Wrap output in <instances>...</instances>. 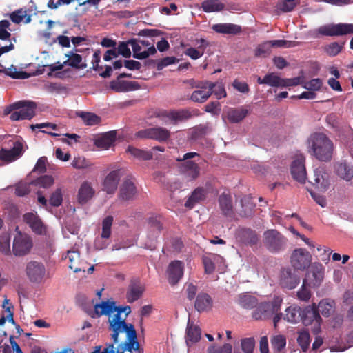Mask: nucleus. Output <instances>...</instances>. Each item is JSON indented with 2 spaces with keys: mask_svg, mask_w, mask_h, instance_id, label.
Segmentation results:
<instances>
[{
  "mask_svg": "<svg viewBox=\"0 0 353 353\" xmlns=\"http://www.w3.org/2000/svg\"><path fill=\"white\" fill-rule=\"evenodd\" d=\"M116 314L112 319H109V329L112 332L111 339L114 343H119V335L125 332L126 341L119 344V346H130L131 348L138 350L139 344L137 341V334L134 326L132 323L125 322L126 316L131 312L130 306H117Z\"/></svg>",
  "mask_w": 353,
  "mask_h": 353,
  "instance_id": "1",
  "label": "nucleus"
},
{
  "mask_svg": "<svg viewBox=\"0 0 353 353\" xmlns=\"http://www.w3.org/2000/svg\"><path fill=\"white\" fill-rule=\"evenodd\" d=\"M308 152L322 162L330 161L334 154V144L329 137L321 132L312 134L307 139Z\"/></svg>",
  "mask_w": 353,
  "mask_h": 353,
  "instance_id": "2",
  "label": "nucleus"
},
{
  "mask_svg": "<svg viewBox=\"0 0 353 353\" xmlns=\"http://www.w3.org/2000/svg\"><path fill=\"white\" fill-rule=\"evenodd\" d=\"M37 104L30 101H19L13 103L9 106V112L14 111L10 114V118L12 121L30 120L35 115Z\"/></svg>",
  "mask_w": 353,
  "mask_h": 353,
  "instance_id": "3",
  "label": "nucleus"
},
{
  "mask_svg": "<svg viewBox=\"0 0 353 353\" xmlns=\"http://www.w3.org/2000/svg\"><path fill=\"white\" fill-rule=\"evenodd\" d=\"M263 243L271 253H279L285 249L287 239L278 230L270 229L263 232Z\"/></svg>",
  "mask_w": 353,
  "mask_h": 353,
  "instance_id": "4",
  "label": "nucleus"
},
{
  "mask_svg": "<svg viewBox=\"0 0 353 353\" xmlns=\"http://www.w3.org/2000/svg\"><path fill=\"white\" fill-rule=\"evenodd\" d=\"M259 83H264L272 87H291L296 86L305 82L304 72L301 70L299 75L294 78L282 79L274 73L266 74L263 79L258 78Z\"/></svg>",
  "mask_w": 353,
  "mask_h": 353,
  "instance_id": "5",
  "label": "nucleus"
},
{
  "mask_svg": "<svg viewBox=\"0 0 353 353\" xmlns=\"http://www.w3.org/2000/svg\"><path fill=\"white\" fill-rule=\"evenodd\" d=\"M282 299L274 297L272 302H263L255 307L252 312V317L255 320H265L272 317L274 313L279 312Z\"/></svg>",
  "mask_w": 353,
  "mask_h": 353,
  "instance_id": "6",
  "label": "nucleus"
},
{
  "mask_svg": "<svg viewBox=\"0 0 353 353\" xmlns=\"http://www.w3.org/2000/svg\"><path fill=\"white\" fill-rule=\"evenodd\" d=\"M170 135V132L163 127L149 128L141 130L135 134L137 138L153 139L160 143L168 141Z\"/></svg>",
  "mask_w": 353,
  "mask_h": 353,
  "instance_id": "7",
  "label": "nucleus"
},
{
  "mask_svg": "<svg viewBox=\"0 0 353 353\" xmlns=\"http://www.w3.org/2000/svg\"><path fill=\"white\" fill-rule=\"evenodd\" d=\"M312 255L303 248H296L290 256V263L297 270H305L311 265Z\"/></svg>",
  "mask_w": 353,
  "mask_h": 353,
  "instance_id": "8",
  "label": "nucleus"
},
{
  "mask_svg": "<svg viewBox=\"0 0 353 353\" xmlns=\"http://www.w3.org/2000/svg\"><path fill=\"white\" fill-rule=\"evenodd\" d=\"M318 32L323 36H342L353 34L352 23L328 24L320 26Z\"/></svg>",
  "mask_w": 353,
  "mask_h": 353,
  "instance_id": "9",
  "label": "nucleus"
},
{
  "mask_svg": "<svg viewBox=\"0 0 353 353\" xmlns=\"http://www.w3.org/2000/svg\"><path fill=\"white\" fill-rule=\"evenodd\" d=\"M32 247L31 238L28 235L19 232L14 239L12 252L15 256H25L30 252Z\"/></svg>",
  "mask_w": 353,
  "mask_h": 353,
  "instance_id": "10",
  "label": "nucleus"
},
{
  "mask_svg": "<svg viewBox=\"0 0 353 353\" xmlns=\"http://www.w3.org/2000/svg\"><path fill=\"white\" fill-rule=\"evenodd\" d=\"M26 272L31 282L39 283L44 279L46 268L41 263L30 261L26 265Z\"/></svg>",
  "mask_w": 353,
  "mask_h": 353,
  "instance_id": "11",
  "label": "nucleus"
},
{
  "mask_svg": "<svg viewBox=\"0 0 353 353\" xmlns=\"http://www.w3.org/2000/svg\"><path fill=\"white\" fill-rule=\"evenodd\" d=\"M300 282L297 274L290 268H283L279 274V284L283 288L292 290Z\"/></svg>",
  "mask_w": 353,
  "mask_h": 353,
  "instance_id": "12",
  "label": "nucleus"
},
{
  "mask_svg": "<svg viewBox=\"0 0 353 353\" xmlns=\"http://www.w3.org/2000/svg\"><path fill=\"white\" fill-rule=\"evenodd\" d=\"M321 320L319 310L315 304L301 309V321L303 325L307 326L314 323L315 327H319Z\"/></svg>",
  "mask_w": 353,
  "mask_h": 353,
  "instance_id": "13",
  "label": "nucleus"
},
{
  "mask_svg": "<svg viewBox=\"0 0 353 353\" xmlns=\"http://www.w3.org/2000/svg\"><path fill=\"white\" fill-rule=\"evenodd\" d=\"M311 183L320 192H325L330 186V174L325 167H319L314 171Z\"/></svg>",
  "mask_w": 353,
  "mask_h": 353,
  "instance_id": "14",
  "label": "nucleus"
},
{
  "mask_svg": "<svg viewBox=\"0 0 353 353\" xmlns=\"http://www.w3.org/2000/svg\"><path fill=\"white\" fill-rule=\"evenodd\" d=\"M305 158L303 155L296 156L291 165V174L294 180L305 183L306 180Z\"/></svg>",
  "mask_w": 353,
  "mask_h": 353,
  "instance_id": "15",
  "label": "nucleus"
},
{
  "mask_svg": "<svg viewBox=\"0 0 353 353\" xmlns=\"http://www.w3.org/2000/svg\"><path fill=\"white\" fill-rule=\"evenodd\" d=\"M179 170L188 181H194L199 176L201 168L195 161H186L180 163Z\"/></svg>",
  "mask_w": 353,
  "mask_h": 353,
  "instance_id": "16",
  "label": "nucleus"
},
{
  "mask_svg": "<svg viewBox=\"0 0 353 353\" xmlns=\"http://www.w3.org/2000/svg\"><path fill=\"white\" fill-rule=\"evenodd\" d=\"M23 153V143L20 141L13 143L12 148L0 150V159L6 162H12L17 159Z\"/></svg>",
  "mask_w": 353,
  "mask_h": 353,
  "instance_id": "17",
  "label": "nucleus"
},
{
  "mask_svg": "<svg viewBox=\"0 0 353 353\" xmlns=\"http://www.w3.org/2000/svg\"><path fill=\"white\" fill-rule=\"evenodd\" d=\"M183 269L184 265L181 261H174L169 264L167 272L170 285H174L178 283L183 275Z\"/></svg>",
  "mask_w": 353,
  "mask_h": 353,
  "instance_id": "18",
  "label": "nucleus"
},
{
  "mask_svg": "<svg viewBox=\"0 0 353 353\" xmlns=\"http://www.w3.org/2000/svg\"><path fill=\"white\" fill-rule=\"evenodd\" d=\"M23 221L30 226L37 234H45L46 228L40 217L34 213L28 212L23 215Z\"/></svg>",
  "mask_w": 353,
  "mask_h": 353,
  "instance_id": "19",
  "label": "nucleus"
},
{
  "mask_svg": "<svg viewBox=\"0 0 353 353\" xmlns=\"http://www.w3.org/2000/svg\"><path fill=\"white\" fill-rule=\"evenodd\" d=\"M213 306V300L212 297L205 292L199 293L194 301L195 310L201 313L205 312H209L212 310Z\"/></svg>",
  "mask_w": 353,
  "mask_h": 353,
  "instance_id": "20",
  "label": "nucleus"
},
{
  "mask_svg": "<svg viewBox=\"0 0 353 353\" xmlns=\"http://www.w3.org/2000/svg\"><path fill=\"white\" fill-rule=\"evenodd\" d=\"M128 43H130V45L132 47L133 57L137 59H145L150 55L155 54L157 52L154 46L149 47L147 50L140 52L141 50V46L137 39H130L128 40Z\"/></svg>",
  "mask_w": 353,
  "mask_h": 353,
  "instance_id": "21",
  "label": "nucleus"
},
{
  "mask_svg": "<svg viewBox=\"0 0 353 353\" xmlns=\"http://www.w3.org/2000/svg\"><path fill=\"white\" fill-rule=\"evenodd\" d=\"M137 193V188L131 179L123 181L120 188V197L122 200H132Z\"/></svg>",
  "mask_w": 353,
  "mask_h": 353,
  "instance_id": "22",
  "label": "nucleus"
},
{
  "mask_svg": "<svg viewBox=\"0 0 353 353\" xmlns=\"http://www.w3.org/2000/svg\"><path fill=\"white\" fill-rule=\"evenodd\" d=\"M120 170H113L110 172L105 178L103 181V190L108 193V194H112L114 193L118 185V183L120 180Z\"/></svg>",
  "mask_w": 353,
  "mask_h": 353,
  "instance_id": "23",
  "label": "nucleus"
},
{
  "mask_svg": "<svg viewBox=\"0 0 353 353\" xmlns=\"http://www.w3.org/2000/svg\"><path fill=\"white\" fill-rule=\"evenodd\" d=\"M145 289L139 280H132L129 285L126 294L128 303H133L138 300L143 294Z\"/></svg>",
  "mask_w": 353,
  "mask_h": 353,
  "instance_id": "24",
  "label": "nucleus"
},
{
  "mask_svg": "<svg viewBox=\"0 0 353 353\" xmlns=\"http://www.w3.org/2000/svg\"><path fill=\"white\" fill-rule=\"evenodd\" d=\"M117 132L114 130L102 134L94 141V145L103 150L109 149L116 141Z\"/></svg>",
  "mask_w": 353,
  "mask_h": 353,
  "instance_id": "25",
  "label": "nucleus"
},
{
  "mask_svg": "<svg viewBox=\"0 0 353 353\" xmlns=\"http://www.w3.org/2000/svg\"><path fill=\"white\" fill-rule=\"evenodd\" d=\"M249 114V110L243 107L230 108L226 112V117L230 123H238Z\"/></svg>",
  "mask_w": 353,
  "mask_h": 353,
  "instance_id": "26",
  "label": "nucleus"
},
{
  "mask_svg": "<svg viewBox=\"0 0 353 353\" xmlns=\"http://www.w3.org/2000/svg\"><path fill=\"white\" fill-rule=\"evenodd\" d=\"M116 309V303L113 299L102 301L94 305V312L98 316L105 315L110 318V315L115 312Z\"/></svg>",
  "mask_w": 353,
  "mask_h": 353,
  "instance_id": "27",
  "label": "nucleus"
},
{
  "mask_svg": "<svg viewBox=\"0 0 353 353\" xmlns=\"http://www.w3.org/2000/svg\"><path fill=\"white\" fill-rule=\"evenodd\" d=\"M131 74L125 72L120 74L116 80L111 82L110 88H141V85L136 81L122 80L123 77H131Z\"/></svg>",
  "mask_w": 353,
  "mask_h": 353,
  "instance_id": "28",
  "label": "nucleus"
},
{
  "mask_svg": "<svg viewBox=\"0 0 353 353\" xmlns=\"http://www.w3.org/2000/svg\"><path fill=\"white\" fill-rule=\"evenodd\" d=\"M219 204L222 214L232 218L234 215L232 197L230 194L223 193L219 197Z\"/></svg>",
  "mask_w": 353,
  "mask_h": 353,
  "instance_id": "29",
  "label": "nucleus"
},
{
  "mask_svg": "<svg viewBox=\"0 0 353 353\" xmlns=\"http://www.w3.org/2000/svg\"><path fill=\"white\" fill-rule=\"evenodd\" d=\"M238 238L245 244L254 245L259 241L256 231L250 228H241L238 232Z\"/></svg>",
  "mask_w": 353,
  "mask_h": 353,
  "instance_id": "30",
  "label": "nucleus"
},
{
  "mask_svg": "<svg viewBox=\"0 0 353 353\" xmlns=\"http://www.w3.org/2000/svg\"><path fill=\"white\" fill-rule=\"evenodd\" d=\"M94 190L91 184L88 181L83 182L78 191V202L84 205L88 202L94 196Z\"/></svg>",
  "mask_w": 353,
  "mask_h": 353,
  "instance_id": "31",
  "label": "nucleus"
},
{
  "mask_svg": "<svg viewBox=\"0 0 353 353\" xmlns=\"http://www.w3.org/2000/svg\"><path fill=\"white\" fill-rule=\"evenodd\" d=\"M201 329L198 325L188 322L185 335L187 345L190 346L199 341L201 339Z\"/></svg>",
  "mask_w": 353,
  "mask_h": 353,
  "instance_id": "32",
  "label": "nucleus"
},
{
  "mask_svg": "<svg viewBox=\"0 0 353 353\" xmlns=\"http://www.w3.org/2000/svg\"><path fill=\"white\" fill-rule=\"evenodd\" d=\"M215 32L224 34H238L241 32V27L234 23H217L212 26Z\"/></svg>",
  "mask_w": 353,
  "mask_h": 353,
  "instance_id": "33",
  "label": "nucleus"
},
{
  "mask_svg": "<svg viewBox=\"0 0 353 353\" xmlns=\"http://www.w3.org/2000/svg\"><path fill=\"white\" fill-rule=\"evenodd\" d=\"M65 57L68 59L63 62V64L79 70L85 69L87 67L85 63H82V57L79 54L69 52L65 54Z\"/></svg>",
  "mask_w": 353,
  "mask_h": 353,
  "instance_id": "34",
  "label": "nucleus"
},
{
  "mask_svg": "<svg viewBox=\"0 0 353 353\" xmlns=\"http://www.w3.org/2000/svg\"><path fill=\"white\" fill-rule=\"evenodd\" d=\"M205 199V190L202 188H196L188 197L184 205L192 209L197 203Z\"/></svg>",
  "mask_w": 353,
  "mask_h": 353,
  "instance_id": "35",
  "label": "nucleus"
},
{
  "mask_svg": "<svg viewBox=\"0 0 353 353\" xmlns=\"http://www.w3.org/2000/svg\"><path fill=\"white\" fill-rule=\"evenodd\" d=\"M10 19L16 24H19L22 21L25 23L31 22V16L27 14V11L23 8H19L8 14Z\"/></svg>",
  "mask_w": 353,
  "mask_h": 353,
  "instance_id": "36",
  "label": "nucleus"
},
{
  "mask_svg": "<svg viewBox=\"0 0 353 353\" xmlns=\"http://www.w3.org/2000/svg\"><path fill=\"white\" fill-rule=\"evenodd\" d=\"M336 174L346 181L353 178V169L345 161L337 163L335 165Z\"/></svg>",
  "mask_w": 353,
  "mask_h": 353,
  "instance_id": "37",
  "label": "nucleus"
},
{
  "mask_svg": "<svg viewBox=\"0 0 353 353\" xmlns=\"http://www.w3.org/2000/svg\"><path fill=\"white\" fill-rule=\"evenodd\" d=\"M69 268L74 272H85V268L80 263V254L77 251H68Z\"/></svg>",
  "mask_w": 353,
  "mask_h": 353,
  "instance_id": "38",
  "label": "nucleus"
},
{
  "mask_svg": "<svg viewBox=\"0 0 353 353\" xmlns=\"http://www.w3.org/2000/svg\"><path fill=\"white\" fill-rule=\"evenodd\" d=\"M191 117V113L186 109L170 110V123L176 125L179 122L187 121Z\"/></svg>",
  "mask_w": 353,
  "mask_h": 353,
  "instance_id": "39",
  "label": "nucleus"
},
{
  "mask_svg": "<svg viewBox=\"0 0 353 353\" xmlns=\"http://www.w3.org/2000/svg\"><path fill=\"white\" fill-rule=\"evenodd\" d=\"M301 308L299 306H290L285 310L284 319L287 321L296 323L301 321Z\"/></svg>",
  "mask_w": 353,
  "mask_h": 353,
  "instance_id": "40",
  "label": "nucleus"
},
{
  "mask_svg": "<svg viewBox=\"0 0 353 353\" xmlns=\"http://www.w3.org/2000/svg\"><path fill=\"white\" fill-rule=\"evenodd\" d=\"M126 151L139 160L148 161L153 157V154L151 151L139 149L133 146H128Z\"/></svg>",
  "mask_w": 353,
  "mask_h": 353,
  "instance_id": "41",
  "label": "nucleus"
},
{
  "mask_svg": "<svg viewBox=\"0 0 353 353\" xmlns=\"http://www.w3.org/2000/svg\"><path fill=\"white\" fill-rule=\"evenodd\" d=\"M224 8L225 5L219 0H205L201 3V8L205 12H219Z\"/></svg>",
  "mask_w": 353,
  "mask_h": 353,
  "instance_id": "42",
  "label": "nucleus"
},
{
  "mask_svg": "<svg viewBox=\"0 0 353 353\" xmlns=\"http://www.w3.org/2000/svg\"><path fill=\"white\" fill-rule=\"evenodd\" d=\"M77 115L81 118L83 123L87 125H94L101 122V118L92 112L81 111L77 112Z\"/></svg>",
  "mask_w": 353,
  "mask_h": 353,
  "instance_id": "43",
  "label": "nucleus"
},
{
  "mask_svg": "<svg viewBox=\"0 0 353 353\" xmlns=\"http://www.w3.org/2000/svg\"><path fill=\"white\" fill-rule=\"evenodd\" d=\"M239 304L243 308L252 309L257 305L258 301L257 299L253 296L241 294L239 298Z\"/></svg>",
  "mask_w": 353,
  "mask_h": 353,
  "instance_id": "44",
  "label": "nucleus"
},
{
  "mask_svg": "<svg viewBox=\"0 0 353 353\" xmlns=\"http://www.w3.org/2000/svg\"><path fill=\"white\" fill-rule=\"evenodd\" d=\"M298 3L299 2H296V0H279L276 8L281 12H290L294 9Z\"/></svg>",
  "mask_w": 353,
  "mask_h": 353,
  "instance_id": "45",
  "label": "nucleus"
},
{
  "mask_svg": "<svg viewBox=\"0 0 353 353\" xmlns=\"http://www.w3.org/2000/svg\"><path fill=\"white\" fill-rule=\"evenodd\" d=\"M212 90H195L192 94L190 99L197 103L205 102L212 94Z\"/></svg>",
  "mask_w": 353,
  "mask_h": 353,
  "instance_id": "46",
  "label": "nucleus"
},
{
  "mask_svg": "<svg viewBox=\"0 0 353 353\" xmlns=\"http://www.w3.org/2000/svg\"><path fill=\"white\" fill-rule=\"evenodd\" d=\"M297 342L303 352H307L310 343V333L307 330H303L299 332Z\"/></svg>",
  "mask_w": 353,
  "mask_h": 353,
  "instance_id": "47",
  "label": "nucleus"
},
{
  "mask_svg": "<svg viewBox=\"0 0 353 353\" xmlns=\"http://www.w3.org/2000/svg\"><path fill=\"white\" fill-rule=\"evenodd\" d=\"M113 221L114 219L112 216H108L102 221L101 239H109L110 237Z\"/></svg>",
  "mask_w": 353,
  "mask_h": 353,
  "instance_id": "48",
  "label": "nucleus"
},
{
  "mask_svg": "<svg viewBox=\"0 0 353 353\" xmlns=\"http://www.w3.org/2000/svg\"><path fill=\"white\" fill-rule=\"evenodd\" d=\"M286 345L285 337L283 335H276L271 339V345L276 352H280Z\"/></svg>",
  "mask_w": 353,
  "mask_h": 353,
  "instance_id": "49",
  "label": "nucleus"
},
{
  "mask_svg": "<svg viewBox=\"0 0 353 353\" xmlns=\"http://www.w3.org/2000/svg\"><path fill=\"white\" fill-rule=\"evenodd\" d=\"M54 183V179L49 175H43L38 177L32 182L34 185H39L41 188H48Z\"/></svg>",
  "mask_w": 353,
  "mask_h": 353,
  "instance_id": "50",
  "label": "nucleus"
},
{
  "mask_svg": "<svg viewBox=\"0 0 353 353\" xmlns=\"http://www.w3.org/2000/svg\"><path fill=\"white\" fill-rule=\"evenodd\" d=\"M270 44L269 41L259 45L254 51V55L257 57H265L270 54Z\"/></svg>",
  "mask_w": 353,
  "mask_h": 353,
  "instance_id": "51",
  "label": "nucleus"
},
{
  "mask_svg": "<svg viewBox=\"0 0 353 353\" xmlns=\"http://www.w3.org/2000/svg\"><path fill=\"white\" fill-rule=\"evenodd\" d=\"M10 237L8 234H3L0 237V252L8 255L10 254Z\"/></svg>",
  "mask_w": 353,
  "mask_h": 353,
  "instance_id": "52",
  "label": "nucleus"
},
{
  "mask_svg": "<svg viewBox=\"0 0 353 353\" xmlns=\"http://www.w3.org/2000/svg\"><path fill=\"white\" fill-rule=\"evenodd\" d=\"M130 43H128V40L126 41L119 42L117 48V52L118 55H122L125 58H130L132 53L130 49L128 47Z\"/></svg>",
  "mask_w": 353,
  "mask_h": 353,
  "instance_id": "53",
  "label": "nucleus"
},
{
  "mask_svg": "<svg viewBox=\"0 0 353 353\" xmlns=\"http://www.w3.org/2000/svg\"><path fill=\"white\" fill-rule=\"evenodd\" d=\"M343 44L344 42L341 43L332 42L325 47V52L330 56H336L341 51Z\"/></svg>",
  "mask_w": 353,
  "mask_h": 353,
  "instance_id": "54",
  "label": "nucleus"
},
{
  "mask_svg": "<svg viewBox=\"0 0 353 353\" xmlns=\"http://www.w3.org/2000/svg\"><path fill=\"white\" fill-rule=\"evenodd\" d=\"M63 201L61 190L57 188L50 197V204L54 207H59L61 205Z\"/></svg>",
  "mask_w": 353,
  "mask_h": 353,
  "instance_id": "55",
  "label": "nucleus"
},
{
  "mask_svg": "<svg viewBox=\"0 0 353 353\" xmlns=\"http://www.w3.org/2000/svg\"><path fill=\"white\" fill-rule=\"evenodd\" d=\"M306 281L303 280L301 288L297 292V297L299 300L303 301H308L311 297V292L306 287Z\"/></svg>",
  "mask_w": 353,
  "mask_h": 353,
  "instance_id": "56",
  "label": "nucleus"
},
{
  "mask_svg": "<svg viewBox=\"0 0 353 353\" xmlns=\"http://www.w3.org/2000/svg\"><path fill=\"white\" fill-rule=\"evenodd\" d=\"M255 341L253 338H246L241 340V348L244 353H253Z\"/></svg>",
  "mask_w": 353,
  "mask_h": 353,
  "instance_id": "57",
  "label": "nucleus"
},
{
  "mask_svg": "<svg viewBox=\"0 0 353 353\" xmlns=\"http://www.w3.org/2000/svg\"><path fill=\"white\" fill-rule=\"evenodd\" d=\"M210 131V129L206 125H199L195 128L192 132V139H199L202 137L207 134Z\"/></svg>",
  "mask_w": 353,
  "mask_h": 353,
  "instance_id": "58",
  "label": "nucleus"
},
{
  "mask_svg": "<svg viewBox=\"0 0 353 353\" xmlns=\"http://www.w3.org/2000/svg\"><path fill=\"white\" fill-rule=\"evenodd\" d=\"M232 345L229 343H225L221 347L210 345L208 348V353H232Z\"/></svg>",
  "mask_w": 353,
  "mask_h": 353,
  "instance_id": "59",
  "label": "nucleus"
},
{
  "mask_svg": "<svg viewBox=\"0 0 353 353\" xmlns=\"http://www.w3.org/2000/svg\"><path fill=\"white\" fill-rule=\"evenodd\" d=\"M313 276L316 280V283H320L323 277V268L320 263H314L312 266Z\"/></svg>",
  "mask_w": 353,
  "mask_h": 353,
  "instance_id": "60",
  "label": "nucleus"
},
{
  "mask_svg": "<svg viewBox=\"0 0 353 353\" xmlns=\"http://www.w3.org/2000/svg\"><path fill=\"white\" fill-rule=\"evenodd\" d=\"M153 116L159 118L163 123H170V111L165 110L155 111Z\"/></svg>",
  "mask_w": 353,
  "mask_h": 353,
  "instance_id": "61",
  "label": "nucleus"
},
{
  "mask_svg": "<svg viewBox=\"0 0 353 353\" xmlns=\"http://www.w3.org/2000/svg\"><path fill=\"white\" fill-rule=\"evenodd\" d=\"M202 261L205 273L212 274L215 269V265L212 259L208 256H203Z\"/></svg>",
  "mask_w": 353,
  "mask_h": 353,
  "instance_id": "62",
  "label": "nucleus"
},
{
  "mask_svg": "<svg viewBox=\"0 0 353 353\" xmlns=\"http://www.w3.org/2000/svg\"><path fill=\"white\" fill-rule=\"evenodd\" d=\"M47 158L46 157H40L33 169V172H37L39 174H43L46 172V164Z\"/></svg>",
  "mask_w": 353,
  "mask_h": 353,
  "instance_id": "63",
  "label": "nucleus"
},
{
  "mask_svg": "<svg viewBox=\"0 0 353 353\" xmlns=\"http://www.w3.org/2000/svg\"><path fill=\"white\" fill-rule=\"evenodd\" d=\"M6 74L12 79H24L28 77L27 72L23 71H17L16 69L8 68Z\"/></svg>",
  "mask_w": 353,
  "mask_h": 353,
  "instance_id": "64",
  "label": "nucleus"
}]
</instances>
